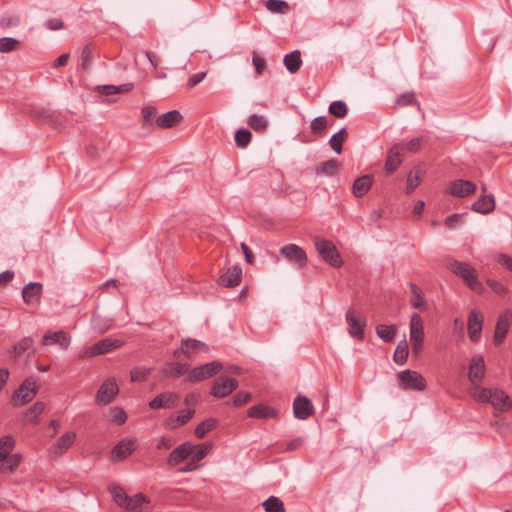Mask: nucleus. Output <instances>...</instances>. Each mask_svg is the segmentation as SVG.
<instances>
[{
  "label": "nucleus",
  "mask_w": 512,
  "mask_h": 512,
  "mask_svg": "<svg viewBox=\"0 0 512 512\" xmlns=\"http://www.w3.org/2000/svg\"><path fill=\"white\" fill-rule=\"evenodd\" d=\"M448 269L460 277L467 286L476 292H480L482 290V284L478 281V276L474 268H472L468 263L461 262L455 259H449L447 262Z\"/></svg>",
  "instance_id": "f257e3e1"
},
{
  "label": "nucleus",
  "mask_w": 512,
  "mask_h": 512,
  "mask_svg": "<svg viewBox=\"0 0 512 512\" xmlns=\"http://www.w3.org/2000/svg\"><path fill=\"white\" fill-rule=\"evenodd\" d=\"M38 393V385L33 378L25 379L13 393L12 402L15 406H22L34 399Z\"/></svg>",
  "instance_id": "f03ea898"
},
{
  "label": "nucleus",
  "mask_w": 512,
  "mask_h": 512,
  "mask_svg": "<svg viewBox=\"0 0 512 512\" xmlns=\"http://www.w3.org/2000/svg\"><path fill=\"white\" fill-rule=\"evenodd\" d=\"M315 247L321 257L328 262L331 266L339 268L343 261L336 246L329 240L317 239Z\"/></svg>",
  "instance_id": "7ed1b4c3"
},
{
  "label": "nucleus",
  "mask_w": 512,
  "mask_h": 512,
  "mask_svg": "<svg viewBox=\"0 0 512 512\" xmlns=\"http://www.w3.org/2000/svg\"><path fill=\"white\" fill-rule=\"evenodd\" d=\"M399 385L404 390L423 391L426 388L425 378L417 371L404 370L398 374Z\"/></svg>",
  "instance_id": "20e7f679"
},
{
  "label": "nucleus",
  "mask_w": 512,
  "mask_h": 512,
  "mask_svg": "<svg viewBox=\"0 0 512 512\" xmlns=\"http://www.w3.org/2000/svg\"><path fill=\"white\" fill-rule=\"evenodd\" d=\"M409 329L412 351L413 353L418 354L421 351L424 342L423 320L418 313H413L411 315Z\"/></svg>",
  "instance_id": "39448f33"
},
{
  "label": "nucleus",
  "mask_w": 512,
  "mask_h": 512,
  "mask_svg": "<svg viewBox=\"0 0 512 512\" xmlns=\"http://www.w3.org/2000/svg\"><path fill=\"white\" fill-rule=\"evenodd\" d=\"M223 368V365L219 361H212L210 363L195 367L191 370L188 375V379L191 382H199L205 379L211 378L220 372Z\"/></svg>",
  "instance_id": "423d86ee"
},
{
  "label": "nucleus",
  "mask_w": 512,
  "mask_h": 512,
  "mask_svg": "<svg viewBox=\"0 0 512 512\" xmlns=\"http://www.w3.org/2000/svg\"><path fill=\"white\" fill-rule=\"evenodd\" d=\"M119 392V387L114 378L105 380L97 391L95 402L105 406L110 404Z\"/></svg>",
  "instance_id": "0eeeda50"
},
{
  "label": "nucleus",
  "mask_w": 512,
  "mask_h": 512,
  "mask_svg": "<svg viewBox=\"0 0 512 512\" xmlns=\"http://www.w3.org/2000/svg\"><path fill=\"white\" fill-rule=\"evenodd\" d=\"M280 254L298 268H303L308 261L306 252L296 244H288L280 249Z\"/></svg>",
  "instance_id": "6e6552de"
},
{
  "label": "nucleus",
  "mask_w": 512,
  "mask_h": 512,
  "mask_svg": "<svg viewBox=\"0 0 512 512\" xmlns=\"http://www.w3.org/2000/svg\"><path fill=\"white\" fill-rule=\"evenodd\" d=\"M483 322L484 317L482 313L477 310L473 309L468 315L467 319V329H468V336L471 342L477 343L479 342L481 338V332L483 328Z\"/></svg>",
  "instance_id": "1a4fd4ad"
},
{
  "label": "nucleus",
  "mask_w": 512,
  "mask_h": 512,
  "mask_svg": "<svg viewBox=\"0 0 512 512\" xmlns=\"http://www.w3.org/2000/svg\"><path fill=\"white\" fill-rule=\"evenodd\" d=\"M237 387L236 379L222 376L214 382L210 394L216 398H224L235 391Z\"/></svg>",
  "instance_id": "9d476101"
},
{
  "label": "nucleus",
  "mask_w": 512,
  "mask_h": 512,
  "mask_svg": "<svg viewBox=\"0 0 512 512\" xmlns=\"http://www.w3.org/2000/svg\"><path fill=\"white\" fill-rule=\"evenodd\" d=\"M346 321L348 323V333L351 337L362 340L364 337V328L366 319L358 316L353 309L346 312Z\"/></svg>",
  "instance_id": "9b49d317"
},
{
  "label": "nucleus",
  "mask_w": 512,
  "mask_h": 512,
  "mask_svg": "<svg viewBox=\"0 0 512 512\" xmlns=\"http://www.w3.org/2000/svg\"><path fill=\"white\" fill-rule=\"evenodd\" d=\"M76 439L75 432L64 433L48 450L51 458H58L64 455L68 449L74 444Z\"/></svg>",
  "instance_id": "f8f14e48"
},
{
  "label": "nucleus",
  "mask_w": 512,
  "mask_h": 512,
  "mask_svg": "<svg viewBox=\"0 0 512 512\" xmlns=\"http://www.w3.org/2000/svg\"><path fill=\"white\" fill-rule=\"evenodd\" d=\"M179 399L177 393L163 392L149 402V407L151 409H172L178 406Z\"/></svg>",
  "instance_id": "ddd939ff"
},
{
  "label": "nucleus",
  "mask_w": 512,
  "mask_h": 512,
  "mask_svg": "<svg viewBox=\"0 0 512 512\" xmlns=\"http://www.w3.org/2000/svg\"><path fill=\"white\" fill-rule=\"evenodd\" d=\"M477 187L469 180L458 179L450 183L447 193L458 198H464L474 194Z\"/></svg>",
  "instance_id": "4468645a"
},
{
  "label": "nucleus",
  "mask_w": 512,
  "mask_h": 512,
  "mask_svg": "<svg viewBox=\"0 0 512 512\" xmlns=\"http://www.w3.org/2000/svg\"><path fill=\"white\" fill-rule=\"evenodd\" d=\"M122 345H123L122 340L105 338V339L98 341L93 346H91L87 350L86 355L87 356H96V355L106 354L116 348L121 347Z\"/></svg>",
  "instance_id": "2eb2a0df"
},
{
  "label": "nucleus",
  "mask_w": 512,
  "mask_h": 512,
  "mask_svg": "<svg viewBox=\"0 0 512 512\" xmlns=\"http://www.w3.org/2000/svg\"><path fill=\"white\" fill-rule=\"evenodd\" d=\"M293 413L295 418L306 420L314 413V406L306 396H297L293 401Z\"/></svg>",
  "instance_id": "dca6fc26"
},
{
  "label": "nucleus",
  "mask_w": 512,
  "mask_h": 512,
  "mask_svg": "<svg viewBox=\"0 0 512 512\" xmlns=\"http://www.w3.org/2000/svg\"><path fill=\"white\" fill-rule=\"evenodd\" d=\"M485 375V362L481 355H474L471 359L468 378L472 384H479Z\"/></svg>",
  "instance_id": "f3484780"
},
{
  "label": "nucleus",
  "mask_w": 512,
  "mask_h": 512,
  "mask_svg": "<svg viewBox=\"0 0 512 512\" xmlns=\"http://www.w3.org/2000/svg\"><path fill=\"white\" fill-rule=\"evenodd\" d=\"M511 318H512V312L509 310L504 311L498 317V320H497V323L495 326V333H494V342L496 345H500L504 341V339L509 331Z\"/></svg>",
  "instance_id": "a211bd4d"
},
{
  "label": "nucleus",
  "mask_w": 512,
  "mask_h": 512,
  "mask_svg": "<svg viewBox=\"0 0 512 512\" xmlns=\"http://www.w3.org/2000/svg\"><path fill=\"white\" fill-rule=\"evenodd\" d=\"M486 190V186L483 185L480 198L472 205V210L480 214H488L495 209V198L492 194L487 195Z\"/></svg>",
  "instance_id": "6ab92c4d"
},
{
  "label": "nucleus",
  "mask_w": 512,
  "mask_h": 512,
  "mask_svg": "<svg viewBox=\"0 0 512 512\" xmlns=\"http://www.w3.org/2000/svg\"><path fill=\"white\" fill-rule=\"evenodd\" d=\"M71 342V337L68 333L60 330L57 332H47L43 336L42 343L44 346L58 345L61 349L66 350Z\"/></svg>",
  "instance_id": "aec40b11"
},
{
  "label": "nucleus",
  "mask_w": 512,
  "mask_h": 512,
  "mask_svg": "<svg viewBox=\"0 0 512 512\" xmlns=\"http://www.w3.org/2000/svg\"><path fill=\"white\" fill-rule=\"evenodd\" d=\"M43 286L39 282H30L22 290L23 301L28 304H38L41 299Z\"/></svg>",
  "instance_id": "412c9836"
},
{
  "label": "nucleus",
  "mask_w": 512,
  "mask_h": 512,
  "mask_svg": "<svg viewBox=\"0 0 512 512\" xmlns=\"http://www.w3.org/2000/svg\"><path fill=\"white\" fill-rule=\"evenodd\" d=\"M135 441L132 439L121 440L111 452L112 461H121L127 458L135 450Z\"/></svg>",
  "instance_id": "4be33fe9"
},
{
  "label": "nucleus",
  "mask_w": 512,
  "mask_h": 512,
  "mask_svg": "<svg viewBox=\"0 0 512 512\" xmlns=\"http://www.w3.org/2000/svg\"><path fill=\"white\" fill-rule=\"evenodd\" d=\"M242 279V269L235 265L218 278V284L223 287H235L239 285Z\"/></svg>",
  "instance_id": "5701e85b"
},
{
  "label": "nucleus",
  "mask_w": 512,
  "mask_h": 512,
  "mask_svg": "<svg viewBox=\"0 0 512 512\" xmlns=\"http://www.w3.org/2000/svg\"><path fill=\"white\" fill-rule=\"evenodd\" d=\"M374 177L372 174H365L355 179L352 185V193L356 198L363 197L372 187Z\"/></svg>",
  "instance_id": "b1692460"
},
{
  "label": "nucleus",
  "mask_w": 512,
  "mask_h": 512,
  "mask_svg": "<svg viewBox=\"0 0 512 512\" xmlns=\"http://www.w3.org/2000/svg\"><path fill=\"white\" fill-rule=\"evenodd\" d=\"M401 151L402 146L400 144H395L389 149L385 162V169L388 173L395 172L401 165Z\"/></svg>",
  "instance_id": "393cba45"
},
{
  "label": "nucleus",
  "mask_w": 512,
  "mask_h": 512,
  "mask_svg": "<svg viewBox=\"0 0 512 512\" xmlns=\"http://www.w3.org/2000/svg\"><path fill=\"white\" fill-rule=\"evenodd\" d=\"M190 442H185L176 447L169 455L167 463L169 466H176L191 455Z\"/></svg>",
  "instance_id": "a878e982"
},
{
  "label": "nucleus",
  "mask_w": 512,
  "mask_h": 512,
  "mask_svg": "<svg viewBox=\"0 0 512 512\" xmlns=\"http://www.w3.org/2000/svg\"><path fill=\"white\" fill-rule=\"evenodd\" d=\"M247 415L256 419L276 418L278 411L264 404H258L248 409Z\"/></svg>",
  "instance_id": "bb28decb"
},
{
  "label": "nucleus",
  "mask_w": 512,
  "mask_h": 512,
  "mask_svg": "<svg viewBox=\"0 0 512 512\" xmlns=\"http://www.w3.org/2000/svg\"><path fill=\"white\" fill-rule=\"evenodd\" d=\"M182 120V115L178 110H172L161 114L156 118V124L160 128H172Z\"/></svg>",
  "instance_id": "cd10ccee"
},
{
  "label": "nucleus",
  "mask_w": 512,
  "mask_h": 512,
  "mask_svg": "<svg viewBox=\"0 0 512 512\" xmlns=\"http://www.w3.org/2000/svg\"><path fill=\"white\" fill-rule=\"evenodd\" d=\"M494 408L506 411L511 408L508 395L500 390H492L489 402Z\"/></svg>",
  "instance_id": "c85d7f7f"
},
{
  "label": "nucleus",
  "mask_w": 512,
  "mask_h": 512,
  "mask_svg": "<svg viewBox=\"0 0 512 512\" xmlns=\"http://www.w3.org/2000/svg\"><path fill=\"white\" fill-rule=\"evenodd\" d=\"M134 88L133 83H125L122 85H99L96 87V90L105 96L118 94V93H127L130 92Z\"/></svg>",
  "instance_id": "c756f323"
},
{
  "label": "nucleus",
  "mask_w": 512,
  "mask_h": 512,
  "mask_svg": "<svg viewBox=\"0 0 512 512\" xmlns=\"http://www.w3.org/2000/svg\"><path fill=\"white\" fill-rule=\"evenodd\" d=\"M284 65L291 74L298 72L302 65L300 51L294 50L293 52L286 54L284 57Z\"/></svg>",
  "instance_id": "7c9ffc66"
},
{
  "label": "nucleus",
  "mask_w": 512,
  "mask_h": 512,
  "mask_svg": "<svg viewBox=\"0 0 512 512\" xmlns=\"http://www.w3.org/2000/svg\"><path fill=\"white\" fill-rule=\"evenodd\" d=\"M411 105H416L419 110L421 109V105H420L419 101L417 100L416 95L413 91H409V92L400 94L395 99L393 108L397 109L400 107H406V106H411Z\"/></svg>",
  "instance_id": "2f4dec72"
},
{
  "label": "nucleus",
  "mask_w": 512,
  "mask_h": 512,
  "mask_svg": "<svg viewBox=\"0 0 512 512\" xmlns=\"http://www.w3.org/2000/svg\"><path fill=\"white\" fill-rule=\"evenodd\" d=\"M340 168V162L337 159H330L319 164L315 171L318 175L334 176Z\"/></svg>",
  "instance_id": "473e14b6"
},
{
  "label": "nucleus",
  "mask_w": 512,
  "mask_h": 512,
  "mask_svg": "<svg viewBox=\"0 0 512 512\" xmlns=\"http://www.w3.org/2000/svg\"><path fill=\"white\" fill-rule=\"evenodd\" d=\"M195 414L194 409L182 410L177 416L171 417L167 426L171 429H176L184 424H186Z\"/></svg>",
  "instance_id": "72a5a7b5"
},
{
  "label": "nucleus",
  "mask_w": 512,
  "mask_h": 512,
  "mask_svg": "<svg viewBox=\"0 0 512 512\" xmlns=\"http://www.w3.org/2000/svg\"><path fill=\"white\" fill-rule=\"evenodd\" d=\"M409 356V345L406 339L401 340L394 352L393 360L398 365H404Z\"/></svg>",
  "instance_id": "f704fd0d"
},
{
  "label": "nucleus",
  "mask_w": 512,
  "mask_h": 512,
  "mask_svg": "<svg viewBox=\"0 0 512 512\" xmlns=\"http://www.w3.org/2000/svg\"><path fill=\"white\" fill-rule=\"evenodd\" d=\"M410 287V304L415 309H422L425 305V298L422 290L414 283H409Z\"/></svg>",
  "instance_id": "c9c22d12"
},
{
  "label": "nucleus",
  "mask_w": 512,
  "mask_h": 512,
  "mask_svg": "<svg viewBox=\"0 0 512 512\" xmlns=\"http://www.w3.org/2000/svg\"><path fill=\"white\" fill-rule=\"evenodd\" d=\"M348 132L345 128H341L337 133L333 134L329 140V145L337 154L342 152V144L347 140Z\"/></svg>",
  "instance_id": "e433bc0d"
},
{
  "label": "nucleus",
  "mask_w": 512,
  "mask_h": 512,
  "mask_svg": "<svg viewBox=\"0 0 512 512\" xmlns=\"http://www.w3.org/2000/svg\"><path fill=\"white\" fill-rule=\"evenodd\" d=\"M397 332L395 325L380 324L376 327V333L384 342L390 343L394 340Z\"/></svg>",
  "instance_id": "4c0bfd02"
},
{
  "label": "nucleus",
  "mask_w": 512,
  "mask_h": 512,
  "mask_svg": "<svg viewBox=\"0 0 512 512\" xmlns=\"http://www.w3.org/2000/svg\"><path fill=\"white\" fill-rule=\"evenodd\" d=\"M191 457L193 462H198L206 457V455L210 452L212 445L210 443H202L198 445H194L190 443Z\"/></svg>",
  "instance_id": "58836bf2"
},
{
  "label": "nucleus",
  "mask_w": 512,
  "mask_h": 512,
  "mask_svg": "<svg viewBox=\"0 0 512 512\" xmlns=\"http://www.w3.org/2000/svg\"><path fill=\"white\" fill-rule=\"evenodd\" d=\"M148 503V499L142 493L135 494L134 496H129L127 502L124 505L125 509H130L133 511H145L142 508V505Z\"/></svg>",
  "instance_id": "ea45409f"
},
{
  "label": "nucleus",
  "mask_w": 512,
  "mask_h": 512,
  "mask_svg": "<svg viewBox=\"0 0 512 512\" xmlns=\"http://www.w3.org/2000/svg\"><path fill=\"white\" fill-rule=\"evenodd\" d=\"M491 389L479 386V384H473L470 394L472 398L480 403H488L491 396Z\"/></svg>",
  "instance_id": "a19ab883"
},
{
  "label": "nucleus",
  "mask_w": 512,
  "mask_h": 512,
  "mask_svg": "<svg viewBox=\"0 0 512 512\" xmlns=\"http://www.w3.org/2000/svg\"><path fill=\"white\" fill-rule=\"evenodd\" d=\"M262 506L266 512H285V506L282 500L276 496H270L266 499Z\"/></svg>",
  "instance_id": "79ce46f5"
},
{
  "label": "nucleus",
  "mask_w": 512,
  "mask_h": 512,
  "mask_svg": "<svg viewBox=\"0 0 512 512\" xmlns=\"http://www.w3.org/2000/svg\"><path fill=\"white\" fill-rule=\"evenodd\" d=\"M14 446L15 441L12 436L5 435L0 438V462L10 456Z\"/></svg>",
  "instance_id": "37998d69"
},
{
  "label": "nucleus",
  "mask_w": 512,
  "mask_h": 512,
  "mask_svg": "<svg viewBox=\"0 0 512 512\" xmlns=\"http://www.w3.org/2000/svg\"><path fill=\"white\" fill-rule=\"evenodd\" d=\"M328 127V121L325 116H318L311 121V132L316 136H323Z\"/></svg>",
  "instance_id": "c03bdc74"
},
{
  "label": "nucleus",
  "mask_w": 512,
  "mask_h": 512,
  "mask_svg": "<svg viewBox=\"0 0 512 512\" xmlns=\"http://www.w3.org/2000/svg\"><path fill=\"white\" fill-rule=\"evenodd\" d=\"M194 349H201L204 351H208L207 345L199 340L185 339L182 341L181 351L184 352L185 355L189 356L190 352Z\"/></svg>",
  "instance_id": "a18cd8bd"
},
{
  "label": "nucleus",
  "mask_w": 512,
  "mask_h": 512,
  "mask_svg": "<svg viewBox=\"0 0 512 512\" xmlns=\"http://www.w3.org/2000/svg\"><path fill=\"white\" fill-rule=\"evenodd\" d=\"M44 410H45V403L41 402V401L36 402L25 413V416H24L25 421L37 423L39 415L42 414Z\"/></svg>",
  "instance_id": "49530a36"
},
{
  "label": "nucleus",
  "mask_w": 512,
  "mask_h": 512,
  "mask_svg": "<svg viewBox=\"0 0 512 512\" xmlns=\"http://www.w3.org/2000/svg\"><path fill=\"white\" fill-rule=\"evenodd\" d=\"M34 344V341L30 337H25L21 339L17 344H15L9 353L14 354L15 356H20L21 354L28 351Z\"/></svg>",
  "instance_id": "de8ad7c7"
},
{
  "label": "nucleus",
  "mask_w": 512,
  "mask_h": 512,
  "mask_svg": "<svg viewBox=\"0 0 512 512\" xmlns=\"http://www.w3.org/2000/svg\"><path fill=\"white\" fill-rule=\"evenodd\" d=\"M421 183V171L419 168L412 169L407 177V193L410 194Z\"/></svg>",
  "instance_id": "09e8293b"
},
{
  "label": "nucleus",
  "mask_w": 512,
  "mask_h": 512,
  "mask_svg": "<svg viewBox=\"0 0 512 512\" xmlns=\"http://www.w3.org/2000/svg\"><path fill=\"white\" fill-rule=\"evenodd\" d=\"M21 457L17 454L10 455L0 462V473L13 471L20 463Z\"/></svg>",
  "instance_id": "8fccbe9b"
},
{
  "label": "nucleus",
  "mask_w": 512,
  "mask_h": 512,
  "mask_svg": "<svg viewBox=\"0 0 512 512\" xmlns=\"http://www.w3.org/2000/svg\"><path fill=\"white\" fill-rule=\"evenodd\" d=\"M217 424V421L213 418L207 419L200 424H198L195 428V435L197 438H204L207 433H209Z\"/></svg>",
  "instance_id": "3c124183"
},
{
  "label": "nucleus",
  "mask_w": 512,
  "mask_h": 512,
  "mask_svg": "<svg viewBox=\"0 0 512 512\" xmlns=\"http://www.w3.org/2000/svg\"><path fill=\"white\" fill-rule=\"evenodd\" d=\"M267 120L264 116L253 114L248 119V125L256 132H262L267 128Z\"/></svg>",
  "instance_id": "603ef678"
},
{
  "label": "nucleus",
  "mask_w": 512,
  "mask_h": 512,
  "mask_svg": "<svg viewBox=\"0 0 512 512\" xmlns=\"http://www.w3.org/2000/svg\"><path fill=\"white\" fill-rule=\"evenodd\" d=\"M329 112L337 118H344L347 115L348 109L345 102L337 100L329 105Z\"/></svg>",
  "instance_id": "864d4df0"
},
{
  "label": "nucleus",
  "mask_w": 512,
  "mask_h": 512,
  "mask_svg": "<svg viewBox=\"0 0 512 512\" xmlns=\"http://www.w3.org/2000/svg\"><path fill=\"white\" fill-rule=\"evenodd\" d=\"M266 8L273 13H285L289 9V5L284 0H267Z\"/></svg>",
  "instance_id": "5fc2aeb1"
},
{
  "label": "nucleus",
  "mask_w": 512,
  "mask_h": 512,
  "mask_svg": "<svg viewBox=\"0 0 512 512\" xmlns=\"http://www.w3.org/2000/svg\"><path fill=\"white\" fill-rule=\"evenodd\" d=\"M92 60H93L92 47L90 45H85L84 48L82 49L81 55H80V62H81L82 69L89 70L92 65Z\"/></svg>",
  "instance_id": "6e6d98bb"
},
{
  "label": "nucleus",
  "mask_w": 512,
  "mask_h": 512,
  "mask_svg": "<svg viewBox=\"0 0 512 512\" xmlns=\"http://www.w3.org/2000/svg\"><path fill=\"white\" fill-rule=\"evenodd\" d=\"M109 420L118 425H121L127 420V414L120 407H112L109 410Z\"/></svg>",
  "instance_id": "4d7b16f0"
},
{
  "label": "nucleus",
  "mask_w": 512,
  "mask_h": 512,
  "mask_svg": "<svg viewBox=\"0 0 512 512\" xmlns=\"http://www.w3.org/2000/svg\"><path fill=\"white\" fill-rule=\"evenodd\" d=\"M424 138L422 136L415 137L407 142L399 143L402 146V150L416 153L421 149Z\"/></svg>",
  "instance_id": "13d9d810"
},
{
  "label": "nucleus",
  "mask_w": 512,
  "mask_h": 512,
  "mask_svg": "<svg viewBox=\"0 0 512 512\" xmlns=\"http://www.w3.org/2000/svg\"><path fill=\"white\" fill-rule=\"evenodd\" d=\"M188 371V366L182 363H171L165 370V373L171 377H179Z\"/></svg>",
  "instance_id": "bf43d9fd"
},
{
  "label": "nucleus",
  "mask_w": 512,
  "mask_h": 512,
  "mask_svg": "<svg viewBox=\"0 0 512 512\" xmlns=\"http://www.w3.org/2000/svg\"><path fill=\"white\" fill-rule=\"evenodd\" d=\"M252 134L247 129H239L235 134V141L238 147L245 148L251 141Z\"/></svg>",
  "instance_id": "052dcab7"
},
{
  "label": "nucleus",
  "mask_w": 512,
  "mask_h": 512,
  "mask_svg": "<svg viewBox=\"0 0 512 512\" xmlns=\"http://www.w3.org/2000/svg\"><path fill=\"white\" fill-rule=\"evenodd\" d=\"M18 40L12 37L0 38V52L8 53L16 49Z\"/></svg>",
  "instance_id": "680f3d73"
},
{
  "label": "nucleus",
  "mask_w": 512,
  "mask_h": 512,
  "mask_svg": "<svg viewBox=\"0 0 512 512\" xmlns=\"http://www.w3.org/2000/svg\"><path fill=\"white\" fill-rule=\"evenodd\" d=\"M150 374V370L146 368H134L130 372L132 382H143Z\"/></svg>",
  "instance_id": "e2e57ef3"
},
{
  "label": "nucleus",
  "mask_w": 512,
  "mask_h": 512,
  "mask_svg": "<svg viewBox=\"0 0 512 512\" xmlns=\"http://www.w3.org/2000/svg\"><path fill=\"white\" fill-rule=\"evenodd\" d=\"M111 493L116 504L121 507H124L129 496L123 491V489L120 487H114L111 490Z\"/></svg>",
  "instance_id": "0e129e2a"
},
{
  "label": "nucleus",
  "mask_w": 512,
  "mask_h": 512,
  "mask_svg": "<svg viewBox=\"0 0 512 512\" xmlns=\"http://www.w3.org/2000/svg\"><path fill=\"white\" fill-rule=\"evenodd\" d=\"M156 108L153 106H145L142 108V116L144 119V124H151L153 122V119L156 116Z\"/></svg>",
  "instance_id": "69168bd1"
},
{
  "label": "nucleus",
  "mask_w": 512,
  "mask_h": 512,
  "mask_svg": "<svg viewBox=\"0 0 512 512\" xmlns=\"http://www.w3.org/2000/svg\"><path fill=\"white\" fill-rule=\"evenodd\" d=\"M45 27L51 31H56L64 28V22L59 18L48 19L44 23Z\"/></svg>",
  "instance_id": "338daca9"
},
{
  "label": "nucleus",
  "mask_w": 512,
  "mask_h": 512,
  "mask_svg": "<svg viewBox=\"0 0 512 512\" xmlns=\"http://www.w3.org/2000/svg\"><path fill=\"white\" fill-rule=\"evenodd\" d=\"M496 260L498 261V263H500L502 266H504L506 269L512 272V257L500 253L496 256Z\"/></svg>",
  "instance_id": "774afa93"
}]
</instances>
